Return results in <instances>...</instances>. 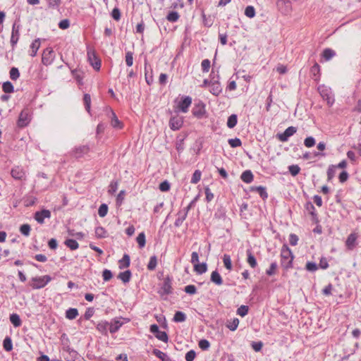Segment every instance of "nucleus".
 Masks as SVG:
<instances>
[{
    "mask_svg": "<svg viewBox=\"0 0 361 361\" xmlns=\"http://www.w3.org/2000/svg\"><path fill=\"white\" fill-rule=\"evenodd\" d=\"M131 275V271L130 270H127L123 272H121L118 274V278L121 279L123 283H128L130 280Z\"/></svg>",
    "mask_w": 361,
    "mask_h": 361,
    "instance_id": "25",
    "label": "nucleus"
},
{
    "mask_svg": "<svg viewBox=\"0 0 361 361\" xmlns=\"http://www.w3.org/2000/svg\"><path fill=\"white\" fill-rule=\"evenodd\" d=\"M240 178L243 182L250 183L253 180V174L251 171L247 170L241 174Z\"/></svg>",
    "mask_w": 361,
    "mask_h": 361,
    "instance_id": "20",
    "label": "nucleus"
},
{
    "mask_svg": "<svg viewBox=\"0 0 361 361\" xmlns=\"http://www.w3.org/2000/svg\"><path fill=\"white\" fill-rule=\"evenodd\" d=\"M54 53L51 47L45 49L42 53V62L45 66L50 65L54 59Z\"/></svg>",
    "mask_w": 361,
    "mask_h": 361,
    "instance_id": "4",
    "label": "nucleus"
},
{
    "mask_svg": "<svg viewBox=\"0 0 361 361\" xmlns=\"http://www.w3.org/2000/svg\"><path fill=\"white\" fill-rule=\"evenodd\" d=\"M304 145L307 147H312L315 145V139L313 137H307L304 140Z\"/></svg>",
    "mask_w": 361,
    "mask_h": 361,
    "instance_id": "60",
    "label": "nucleus"
},
{
    "mask_svg": "<svg viewBox=\"0 0 361 361\" xmlns=\"http://www.w3.org/2000/svg\"><path fill=\"white\" fill-rule=\"evenodd\" d=\"M250 190L257 192L263 200H266L268 197L266 188L263 186H252L251 187Z\"/></svg>",
    "mask_w": 361,
    "mask_h": 361,
    "instance_id": "17",
    "label": "nucleus"
},
{
    "mask_svg": "<svg viewBox=\"0 0 361 361\" xmlns=\"http://www.w3.org/2000/svg\"><path fill=\"white\" fill-rule=\"evenodd\" d=\"M310 72L314 75V79L315 80H318L319 72H320V67H319V64L315 63L312 66Z\"/></svg>",
    "mask_w": 361,
    "mask_h": 361,
    "instance_id": "38",
    "label": "nucleus"
},
{
    "mask_svg": "<svg viewBox=\"0 0 361 361\" xmlns=\"http://www.w3.org/2000/svg\"><path fill=\"white\" fill-rule=\"evenodd\" d=\"M294 256L287 245H283L281 250V265L285 269H289L293 267Z\"/></svg>",
    "mask_w": 361,
    "mask_h": 361,
    "instance_id": "1",
    "label": "nucleus"
},
{
    "mask_svg": "<svg viewBox=\"0 0 361 361\" xmlns=\"http://www.w3.org/2000/svg\"><path fill=\"white\" fill-rule=\"evenodd\" d=\"M336 55V52L329 48H326L324 49L322 52V57L325 59V61H329Z\"/></svg>",
    "mask_w": 361,
    "mask_h": 361,
    "instance_id": "26",
    "label": "nucleus"
},
{
    "mask_svg": "<svg viewBox=\"0 0 361 361\" xmlns=\"http://www.w3.org/2000/svg\"><path fill=\"white\" fill-rule=\"evenodd\" d=\"M305 268L307 271L313 272L318 269V266L315 262H307Z\"/></svg>",
    "mask_w": 361,
    "mask_h": 361,
    "instance_id": "56",
    "label": "nucleus"
},
{
    "mask_svg": "<svg viewBox=\"0 0 361 361\" xmlns=\"http://www.w3.org/2000/svg\"><path fill=\"white\" fill-rule=\"evenodd\" d=\"M192 98L189 96L182 97L181 101L178 104V109L183 113H186L188 111L189 106L191 105Z\"/></svg>",
    "mask_w": 361,
    "mask_h": 361,
    "instance_id": "11",
    "label": "nucleus"
},
{
    "mask_svg": "<svg viewBox=\"0 0 361 361\" xmlns=\"http://www.w3.org/2000/svg\"><path fill=\"white\" fill-rule=\"evenodd\" d=\"M51 217V212L48 209H42V211L37 212L35 214V219L39 223L42 224L44 219H49Z\"/></svg>",
    "mask_w": 361,
    "mask_h": 361,
    "instance_id": "13",
    "label": "nucleus"
},
{
    "mask_svg": "<svg viewBox=\"0 0 361 361\" xmlns=\"http://www.w3.org/2000/svg\"><path fill=\"white\" fill-rule=\"evenodd\" d=\"M19 36H20V32L18 31H17V30H14V32H11V44L13 48L18 43V41L19 39Z\"/></svg>",
    "mask_w": 361,
    "mask_h": 361,
    "instance_id": "39",
    "label": "nucleus"
},
{
    "mask_svg": "<svg viewBox=\"0 0 361 361\" xmlns=\"http://www.w3.org/2000/svg\"><path fill=\"white\" fill-rule=\"evenodd\" d=\"M357 235L355 233H350L345 241V245L348 250H353L356 246Z\"/></svg>",
    "mask_w": 361,
    "mask_h": 361,
    "instance_id": "15",
    "label": "nucleus"
},
{
    "mask_svg": "<svg viewBox=\"0 0 361 361\" xmlns=\"http://www.w3.org/2000/svg\"><path fill=\"white\" fill-rule=\"evenodd\" d=\"M157 265V257L155 255L152 256L149 258V262L147 264V269L149 270H154Z\"/></svg>",
    "mask_w": 361,
    "mask_h": 361,
    "instance_id": "40",
    "label": "nucleus"
},
{
    "mask_svg": "<svg viewBox=\"0 0 361 361\" xmlns=\"http://www.w3.org/2000/svg\"><path fill=\"white\" fill-rule=\"evenodd\" d=\"M160 295H167L172 293L171 280L167 276L164 279L162 286L158 291Z\"/></svg>",
    "mask_w": 361,
    "mask_h": 361,
    "instance_id": "5",
    "label": "nucleus"
},
{
    "mask_svg": "<svg viewBox=\"0 0 361 361\" xmlns=\"http://www.w3.org/2000/svg\"><path fill=\"white\" fill-rule=\"evenodd\" d=\"M118 182L117 180H112L109 186V193L114 194L118 190Z\"/></svg>",
    "mask_w": 361,
    "mask_h": 361,
    "instance_id": "50",
    "label": "nucleus"
},
{
    "mask_svg": "<svg viewBox=\"0 0 361 361\" xmlns=\"http://www.w3.org/2000/svg\"><path fill=\"white\" fill-rule=\"evenodd\" d=\"M2 90L5 93H12L14 92V87L11 82L6 81L3 83Z\"/></svg>",
    "mask_w": 361,
    "mask_h": 361,
    "instance_id": "34",
    "label": "nucleus"
},
{
    "mask_svg": "<svg viewBox=\"0 0 361 361\" xmlns=\"http://www.w3.org/2000/svg\"><path fill=\"white\" fill-rule=\"evenodd\" d=\"M130 256L127 254H125L123 257V258L119 260V268L120 269H124L127 268L130 266Z\"/></svg>",
    "mask_w": 361,
    "mask_h": 361,
    "instance_id": "24",
    "label": "nucleus"
},
{
    "mask_svg": "<svg viewBox=\"0 0 361 361\" xmlns=\"http://www.w3.org/2000/svg\"><path fill=\"white\" fill-rule=\"evenodd\" d=\"M137 243H138V245L140 248H142L145 247L146 240H145V234L144 232H142L139 233L136 238Z\"/></svg>",
    "mask_w": 361,
    "mask_h": 361,
    "instance_id": "41",
    "label": "nucleus"
},
{
    "mask_svg": "<svg viewBox=\"0 0 361 361\" xmlns=\"http://www.w3.org/2000/svg\"><path fill=\"white\" fill-rule=\"evenodd\" d=\"M239 324V319L238 318H233V319L228 321L226 326L231 331H234L237 329Z\"/></svg>",
    "mask_w": 361,
    "mask_h": 361,
    "instance_id": "29",
    "label": "nucleus"
},
{
    "mask_svg": "<svg viewBox=\"0 0 361 361\" xmlns=\"http://www.w3.org/2000/svg\"><path fill=\"white\" fill-rule=\"evenodd\" d=\"M12 177L16 180H21L25 177V171L19 166H16L11 170Z\"/></svg>",
    "mask_w": 361,
    "mask_h": 361,
    "instance_id": "16",
    "label": "nucleus"
},
{
    "mask_svg": "<svg viewBox=\"0 0 361 361\" xmlns=\"http://www.w3.org/2000/svg\"><path fill=\"white\" fill-rule=\"evenodd\" d=\"M249 307L247 305H241L237 310V314L241 317H245L247 314Z\"/></svg>",
    "mask_w": 361,
    "mask_h": 361,
    "instance_id": "51",
    "label": "nucleus"
},
{
    "mask_svg": "<svg viewBox=\"0 0 361 361\" xmlns=\"http://www.w3.org/2000/svg\"><path fill=\"white\" fill-rule=\"evenodd\" d=\"M216 78L217 79L215 80V76L212 77L214 81L211 83L209 87V92L215 96H218L222 91L221 86L218 81L219 75H216Z\"/></svg>",
    "mask_w": 361,
    "mask_h": 361,
    "instance_id": "12",
    "label": "nucleus"
},
{
    "mask_svg": "<svg viewBox=\"0 0 361 361\" xmlns=\"http://www.w3.org/2000/svg\"><path fill=\"white\" fill-rule=\"evenodd\" d=\"M108 212V206L106 204H102L98 209V214L100 217H104Z\"/></svg>",
    "mask_w": 361,
    "mask_h": 361,
    "instance_id": "47",
    "label": "nucleus"
},
{
    "mask_svg": "<svg viewBox=\"0 0 361 361\" xmlns=\"http://www.w3.org/2000/svg\"><path fill=\"white\" fill-rule=\"evenodd\" d=\"M155 336L159 340H160V341H161L163 342H165V343H166L168 341V340H169L167 334L165 331H159V333H157L155 335Z\"/></svg>",
    "mask_w": 361,
    "mask_h": 361,
    "instance_id": "55",
    "label": "nucleus"
},
{
    "mask_svg": "<svg viewBox=\"0 0 361 361\" xmlns=\"http://www.w3.org/2000/svg\"><path fill=\"white\" fill-rule=\"evenodd\" d=\"M83 102L85 104V109L90 112V104H91V97L89 94H85L83 97Z\"/></svg>",
    "mask_w": 361,
    "mask_h": 361,
    "instance_id": "49",
    "label": "nucleus"
},
{
    "mask_svg": "<svg viewBox=\"0 0 361 361\" xmlns=\"http://www.w3.org/2000/svg\"><path fill=\"white\" fill-rule=\"evenodd\" d=\"M277 267H278V265H277V263L276 262H272L270 264L269 268L266 271V274L268 276L274 275L276 273V270L277 269Z\"/></svg>",
    "mask_w": 361,
    "mask_h": 361,
    "instance_id": "53",
    "label": "nucleus"
},
{
    "mask_svg": "<svg viewBox=\"0 0 361 361\" xmlns=\"http://www.w3.org/2000/svg\"><path fill=\"white\" fill-rule=\"evenodd\" d=\"M126 63L128 66H131L133 64V54L131 51H128L126 54Z\"/></svg>",
    "mask_w": 361,
    "mask_h": 361,
    "instance_id": "58",
    "label": "nucleus"
},
{
    "mask_svg": "<svg viewBox=\"0 0 361 361\" xmlns=\"http://www.w3.org/2000/svg\"><path fill=\"white\" fill-rule=\"evenodd\" d=\"M246 252H247V263L250 264V266L252 268H255L257 263V260H256L255 256L252 255L250 250H247L246 251Z\"/></svg>",
    "mask_w": 361,
    "mask_h": 361,
    "instance_id": "23",
    "label": "nucleus"
},
{
    "mask_svg": "<svg viewBox=\"0 0 361 361\" xmlns=\"http://www.w3.org/2000/svg\"><path fill=\"white\" fill-rule=\"evenodd\" d=\"M39 47H40V39H35L30 45V49H31V52L30 54V56L32 57L35 56Z\"/></svg>",
    "mask_w": 361,
    "mask_h": 361,
    "instance_id": "19",
    "label": "nucleus"
},
{
    "mask_svg": "<svg viewBox=\"0 0 361 361\" xmlns=\"http://www.w3.org/2000/svg\"><path fill=\"white\" fill-rule=\"evenodd\" d=\"M186 319V315L185 313L180 311H178L175 313L173 317V321L176 322H183Z\"/></svg>",
    "mask_w": 361,
    "mask_h": 361,
    "instance_id": "35",
    "label": "nucleus"
},
{
    "mask_svg": "<svg viewBox=\"0 0 361 361\" xmlns=\"http://www.w3.org/2000/svg\"><path fill=\"white\" fill-rule=\"evenodd\" d=\"M64 243L71 250H75L79 247V244L78 243V242L73 239H67L66 240Z\"/></svg>",
    "mask_w": 361,
    "mask_h": 361,
    "instance_id": "32",
    "label": "nucleus"
},
{
    "mask_svg": "<svg viewBox=\"0 0 361 361\" xmlns=\"http://www.w3.org/2000/svg\"><path fill=\"white\" fill-rule=\"evenodd\" d=\"M10 322L15 327H19L22 324L19 315L16 313H13L10 315Z\"/></svg>",
    "mask_w": 361,
    "mask_h": 361,
    "instance_id": "22",
    "label": "nucleus"
},
{
    "mask_svg": "<svg viewBox=\"0 0 361 361\" xmlns=\"http://www.w3.org/2000/svg\"><path fill=\"white\" fill-rule=\"evenodd\" d=\"M196 353L193 350H190L185 354V360L186 361H193L195 358Z\"/></svg>",
    "mask_w": 361,
    "mask_h": 361,
    "instance_id": "64",
    "label": "nucleus"
},
{
    "mask_svg": "<svg viewBox=\"0 0 361 361\" xmlns=\"http://www.w3.org/2000/svg\"><path fill=\"white\" fill-rule=\"evenodd\" d=\"M110 118H111V125L114 128L121 129L123 128L122 123L118 120L116 114L111 109H109Z\"/></svg>",
    "mask_w": 361,
    "mask_h": 361,
    "instance_id": "14",
    "label": "nucleus"
},
{
    "mask_svg": "<svg viewBox=\"0 0 361 361\" xmlns=\"http://www.w3.org/2000/svg\"><path fill=\"white\" fill-rule=\"evenodd\" d=\"M210 61L209 59H204L201 63L202 70L204 73H207L210 68Z\"/></svg>",
    "mask_w": 361,
    "mask_h": 361,
    "instance_id": "59",
    "label": "nucleus"
},
{
    "mask_svg": "<svg viewBox=\"0 0 361 361\" xmlns=\"http://www.w3.org/2000/svg\"><path fill=\"white\" fill-rule=\"evenodd\" d=\"M336 172V166H335V165L329 166V167L327 170L328 180H331L335 176Z\"/></svg>",
    "mask_w": 361,
    "mask_h": 361,
    "instance_id": "43",
    "label": "nucleus"
},
{
    "mask_svg": "<svg viewBox=\"0 0 361 361\" xmlns=\"http://www.w3.org/2000/svg\"><path fill=\"white\" fill-rule=\"evenodd\" d=\"M211 281L218 286H221L223 283L222 278L217 271L212 272Z\"/></svg>",
    "mask_w": 361,
    "mask_h": 361,
    "instance_id": "18",
    "label": "nucleus"
},
{
    "mask_svg": "<svg viewBox=\"0 0 361 361\" xmlns=\"http://www.w3.org/2000/svg\"><path fill=\"white\" fill-rule=\"evenodd\" d=\"M78 315V311L75 308H69L66 312V317L68 319H74Z\"/></svg>",
    "mask_w": 361,
    "mask_h": 361,
    "instance_id": "31",
    "label": "nucleus"
},
{
    "mask_svg": "<svg viewBox=\"0 0 361 361\" xmlns=\"http://www.w3.org/2000/svg\"><path fill=\"white\" fill-rule=\"evenodd\" d=\"M192 113L195 117L202 118L206 113L205 104L202 102H198L192 108Z\"/></svg>",
    "mask_w": 361,
    "mask_h": 361,
    "instance_id": "6",
    "label": "nucleus"
},
{
    "mask_svg": "<svg viewBox=\"0 0 361 361\" xmlns=\"http://www.w3.org/2000/svg\"><path fill=\"white\" fill-rule=\"evenodd\" d=\"M87 57L92 66L96 71H99L101 67V61L96 56L95 52L93 50L87 51Z\"/></svg>",
    "mask_w": 361,
    "mask_h": 361,
    "instance_id": "9",
    "label": "nucleus"
},
{
    "mask_svg": "<svg viewBox=\"0 0 361 361\" xmlns=\"http://www.w3.org/2000/svg\"><path fill=\"white\" fill-rule=\"evenodd\" d=\"M9 74L10 78L12 80H16L20 77V72L18 69L16 67H13L11 68Z\"/></svg>",
    "mask_w": 361,
    "mask_h": 361,
    "instance_id": "45",
    "label": "nucleus"
},
{
    "mask_svg": "<svg viewBox=\"0 0 361 361\" xmlns=\"http://www.w3.org/2000/svg\"><path fill=\"white\" fill-rule=\"evenodd\" d=\"M201 176H202V173H201L200 171H199V170L195 171V172L192 174L191 180H190L191 183H193V184L197 183L200 180Z\"/></svg>",
    "mask_w": 361,
    "mask_h": 361,
    "instance_id": "48",
    "label": "nucleus"
},
{
    "mask_svg": "<svg viewBox=\"0 0 361 361\" xmlns=\"http://www.w3.org/2000/svg\"><path fill=\"white\" fill-rule=\"evenodd\" d=\"M123 323L121 322L119 320H114L112 322L109 326V331L111 334L116 333L118 331L120 327L122 326Z\"/></svg>",
    "mask_w": 361,
    "mask_h": 361,
    "instance_id": "28",
    "label": "nucleus"
},
{
    "mask_svg": "<svg viewBox=\"0 0 361 361\" xmlns=\"http://www.w3.org/2000/svg\"><path fill=\"white\" fill-rule=\"evenodd\" d=\"M198 345H199V347H200L202 350H207V349L209 348V346H210V343H209V342L207 340H206V339H202V340H200V341H199Z\"/></svg>",
    "mask_w": 361,
    "mask_h": 361,
    "instance_id": "61",
    "label": "nucleus"
},
{
    "mask_svg": "<svg viewBox=\"0 0 361 361\" xmlns=\"http://www.w3.org/2000/svg\"><path fill=\"white\" fill-rule=\"evenodd\" d=\"M245 15L250 18H254L255 16V9L252 6H247L245 9Z\"/></svg>",
    "mask_w": 361,
    "mask_h": 361,
    "instance_id": "42",
    "label": "nucleus"
},
{
    "mask_svg": "<svg viewBox=\"0 0 361 361\" xmlns=\"http://www.w3.org/2000/svg\"><path fill=\"white\" fill-rule=\"evenodd\" d=\"M223 261L226 268L228 270H231L232 269V264L230 256L228 255H224Z\"/></svg>",
    "mask_w": 361,
    "mask_h": 361,
    "instance_id": "57",
    "label": "nucleus"
},
{
    "mask_svg": "<svg viewBox=\"0 0 361 361\" xmlns=\"http://www.w3.org/2000/svg\"><path fill=\"white\" fill-rule=\"evenodd\" d=\"M89 151L90 147L88 145H80L73 149L71 155L76 159H79L87 154Z\"/></svg>",
    "mask_w": 361,
    "mask_h": 361,
    "instance_id": "8",
    "label": "nucleus"
},
{
    "mask_svg": "<svg viewBox=\"0 0 361 361\" xmlns=\"http://www.w3.org/2000/svg\"><path fill=\"white\" fill-rule=\"evenodd\" d=\"M3 346L6 351L9 352L13 349L12 340L9 336H6L3 341Z\"/></svg>",
    "mask_w": 361,
    "mask_h": 361,
    "instance_id": "33",
    "label": "nucleus"
},
{
    "mask_svg": "<svg viewBox=\"0 0 361 361\" xmlns=\"http://www.w3.org/2000/svg\"><path fill=\"white\" fill-rule=\"evenodd\" d=\"M179 18V15L176 11H171L166 16V19L172 23L176 22Z\"/></svg>",
    "mask_w": 361,
    "mask_h": 361,
    "instance_id": "44",
    "label": "nucleus"
},
{
    "mask_svg": "<svg viewBox=\"0 0 361 361\" xmlns=\"http://www.w3.org/2000/svg\"><path fill=\"white\" fill-rule=\"evenodd\" d=\"M288 170L293 176H295L300 173V168L298 165H290L288 167Z\"/></svg>",
    "mask_w": 361,
    "mask_h": 361,
    "instance_id": "54",
    "label": "nucleus"
},
{
    "mask_svg": "<svg viewBox=\"0 0 361 361\" xmlns=\"http://www.w3.org/2000/svg\"><path fill=\"white\" fill-rule=\"evenodd\" d=\"M237 121H238L237 116L235 114H231L228 118L227 126L229 128H233L236 126Z\"/></svg>",
    "mask_w": 361,
    "mask_h": 361,
    "instance_id": "36",
    "label": "nucleus"
},
{
    "mask_svg": "<svg viewBox=\"0 0 361 361\" xmlns=\"http://www.w3.org/2000/svg\"><path fill=\"white\" fill-rule=\"evenodd\" d=\"M51 281V277L45 275L32 278L33 283L31 285L33 289H39L44 287Z\"/></svg>",
    "mask_w": 361,
    "mask_h": 361,
    "instance_id": "3",
    "label": "nucleus"
},
{
    "mask_svg": "<svg viewBox=\"0 0 361 361\" xmlns=\"http://www.w3.org/2000/svg\"><path fill=\"white\" fill-rule=\"evenodd\" d=\"M152 353L161 361H170V358L168 355L159 349H154Z\"/></svg>",
    "mask_w": 361,
    "mask_h": 361,
    "instance_id": "21",
    "label": "nucleus"
},
{
    "mask_svg": "<svg viewBox=\"0 0 361 361\" xmlns=\"http://www.w3.org/2000/svg\"><path fill=\"white\" fill-rule=\"evenodd\" d=\"M183 124V119L178 116H172L169 120V127L173 130H179Z\"/></svg>",
    "mask_w": 361,
    "mask_h": 361,
    "instance_id": "10",
    "label": "nucleus"
},
{
    "mask_svg": "<svg viewBox=\"0 0 361 361\" xmlns=\"http://www.w3.org/2000/svg\"><path fill=\"white\" fill-rule=\"evenodd\" d=\"M228 142L231 147H238L242 145L241 140L238 137L229 139Z\"/></svg>",
    "mask_w": 361,
    "mask_h": 361,
    "instance_id": "52",
    "label": "nucleus"
},
{
    "mask_svg": "<svg viewBox=\"0 0 361 361\" xmlns=\"http://www.w3.org/2000/svg\"><path fill=\"white\" fill-rule=\"evenodd\" d=\"M30 226L27 224L21 225L20 227V232L25 236H28L30 235Z\"/></svg>",
    "mask_w": 361,
    "mask_h": 361,
    "instance_id": "46",
    "label": "nucleus"
},
{
    "mask_svg": "<svg viewBox=\"0 0 361 361\" xmlns=\"http://www.w3.org/2000/svg\"><path fill=\"white\" fill-rule=\"evenodd\" d=\"M194 270L198 274H202L205 273L207 270V265L206 263H202V264H195L194 267Z\"/></svg>",
    "mask_w": 361,
    "mask_h": 361,
    "instance_id": "30",
    "label": "nucleus"
},
{
    "mask_svg": "<svg viewBox=\"0 0 361 361\" xmlns=\"http://www.w3.org/2000/svg\"><path fill=\"white\" fill-rule=\"evenodd\" d=\"M30 120V110L28 108H25L19 115L17 121V126L19 128H24L29 124Z\"/></svg>",
    "mask_w": 361,
    "mask_h": 361,
    "instance_id": "2",
    "label": "nucleus"
},
{
    "mask_svg": "<svg viewBox=\"0 0 361 361\" xmlns=\"http://www.w3.org/2000/svg\"><path fill=\"white\" fill-rule=\"evenodd\" d=\"M178 215V217L177 218L174 223V225L176 227H179L182 225L183 222L187 217V212H179Z\"/></svg>",
    "mask_w": 361,
    "mask_h": 361,
    "instance_id": "27",
    "label": "nucleus"
},
{
    "mask_svg": "<svg viewBox=\"0 0 361 361\" xmlns=\"http://www.w3.org/2000/svg\"><path fill=\"white\" fill-rule=\"evenodd\" d=\"M184 290L186 293L192 295L196 293L197 288L194 285H188L185 287Z\"/></svg>",
    "mask_w": 361,
    "mask_h": 361,
    "instance_id": "63",
    "label": "nucleus"
},
{
    "mask_svg": "<svg viewBox=\"0 0 361 361\" xmlns=\"http://www.w3.org/2000/svg\"><path fill=\"white\" fill-rule=\"evenodd\" d=\"M159 188L162 192H167L170 189V184L167 180H164L160 183Z\"/></svg>",
    "mask_w": 361,
    "mask_h": 361,
    "instance_id": "62",
    "label": "nucleus"
},
{
    "mask_svg": "<svg viewBox=\"0 0 361 361\" xmlns=\"http://www.w3.org/2000/svg\"><path fill=\"white\" fill-rule=\"evenodd\" d=\"M297 132V128L294 126H290L285 130L282 133L277 134V137L281 142H287L288 138L293 135Z\"/></svg>",
    "mask_w": 361,
    "mask_h": 361,
    "instance_id": "7",
    "label": "nucleus"
},
{
    "mask_svg": "<svg viewBox=\"0 0 361 361\" xmlns=\"http://www.w3.org/2000/svg\"><path fill=\"white\" fill-rule=\"evenodd\" d=\"M95 236L97 238H104L106 236V231L102 226L95 228Z\"/></svg>",
    "mask_w": 361,
    "mask_h": 361,
    "instance_id": "37",
    "label": "nucleus"
}]
</instances>
